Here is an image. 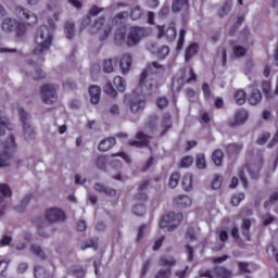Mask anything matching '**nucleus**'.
I'll return each instance as SVG.
<instances>
[{
  "label": "nucleus",
  "instance_id": "f257e3e1",
  "mask_svg": "<svg viewBox=\"0 0 278 278\" xmlns=\"http://www.w3.org/2000/svg\"><path fill=\"white\" fill-rule=\"evenodd\" d=\"M14 13L17 18L22 21V23L14 18L7 17L2 21L1 24L3 31H16L17 36L21 37L25 36V33L27 31V25L31 27L38 23V16H36L34 12L24 9L23 7H16Z\"/></svg>",
  "mask_w": 278,
  "mask_h": 278
},
{
  "label": "nucleus",
  "instance_id": "f03ea898",
  "mask_svg": "<svg viewBox=\"0 0 278 278\" xmlns=\"http://www.w3.org/2000/svg\"><path fill=\"white\" fill-rule=\"evenodd\" d=\"M53 40V36L49 31L47 26H40L37 29V34L35 37L36 48L33 50L35 55H40V53H45V51H49V46Z\"/></svg>",
  "mask_w": 278,
  "mask_h": 278
},
{
  "label": "nucleus",
  "instance_id": "7ed1b4c3",
  "mask_svg": "<svg viewBox=\"0 0 278 278\" xmlns=\"http://www.w3.org/2000/svg\"><path fill=\"white\" fill-rule=\"evenodd\" d=\"M182 220L184 214L170 212L161 219L159 227L160 229H167V231H175Z\"/></svg>",
  "mask_w": 278,
  "mask_h": 278
},
{
  "label": "nucleus",
  "instance_id": "20e7f679",
  "mask_svg": "<svg viewBox=\"0 0 278 278\" xmlns=\"http://www.w3.org/2000/svg\"><path fill=\"white\" fill-rule=\"evenodd\" d=\"M16 147L14 136H11L3 149H0V168H5L12 164V149Z\"/></svg>",
  "mask_w": 278,
  "mask_h": 278
},
{
  "label": "nucleus",
  "instance_id": "39448f33",
  "mask_svg": "<svg viewBox=\"0 0 278 278\" xmlns=\"http://www.w3.org/2000/svg\"><path fill=\"white\" fill-rule=\"evenodd\" d=\"M91 34H99L105 39L112 34V24L105 23V16H100L91 26Z\"/></svg>",
  "mask_w": 278,
  "mask_h": 278
},
{
  "label": "nucleus",
  "instance_id": "423d86ee",
  "mask_svg": "<svg viewBox=\"0 0 278 278\" xmlns=\"http://www.w3.org/2000/svg\"><path fill=\"white\" fill-rule=\"evenodd\" d=\"M144 38V28L138 26L130 27L126 37V45L128 47H136L140 45V40Z\"/></svg>",
  "mask_w": 278,
  "mask_h": 278
},
{
  "label": "nucleus",
  "instance_id": "0eeeda50",
  "mask_svg": "<svg viewBox=\"0 0 278 278\" xmlns=\"http://www.w3.org/2000/svg\"><path fill=\"white\" fill-rule=\"evenodd\" d=\"M46 219L48 223H64L66 220V214L61 208H50L46 212Z\"/></svg>",
  "mask_w": 278,
  "mask_h": 278
},
{
  "label": "nucleus",
  "instance_id": "6e6552de",
  "mask_svg": "<svg viewBox=\"0 0 278 278\" xmlns=\"http://www.w3.org/2000/svg\"><path fill=\"white\" fill-rule=\"evenodd\" d=\"M20 119L23 124V135L24 138L29 139L34 137V128H31V125L29 124V114L25 112V110H20Z\"/></svg>",
  "mask_w": 278,
  "mask_h": 278
},
{
  "label": "nucleus",
  "instance_id": "1a4fd4ad",
  "mask_svg": "<svg viewBox=\"0 0 278 278\" xmlns=\"http://www.w3.org/2000/svg\"><path fill=\"white\" fill-rule=\"evenodd\" d=\"M41 97L43 99V103L51 105L58 99L55 96V87L51 84H46L41 86Z\"/></svg>",
  "mask_w": 278,
  "mask_h": 278
},
{
  "label": "nucleus",
  "instance_id": "9d476101",
  "mask_svg": "<svg viewBox=\"0 0 278 278\" xmlns=\"http://www.w3.org/2000/svg\"><path fill=\"white\" fill-rule=\"evenodd\" d=\"M249 118V112L247 110L241 109L235 113L233 119L229 122L230 127H238V125H244Z\"/></svg>",
  "mask_w": 278,
  "mask_h": 278
},
{
  "label": "nucleus",
  "instance_id": "9b49d317",
  "mask_svg": "<svg viewBox=\"0 0 278 278\" xmlns=\"http://www.w3.org/2000/svg\"><path fill=\"white\" fill-rule=\"evenodd\" d=\"M162 71H164V65H162V63L157 61H153L149 63L147 68L141 74V78H140L141 84L142 81H144V79H147L148 73H160Z\"/></svg>",
  "mask_w": 278,
  "mask_h": 278
},
{
  "label": "nucleus",
  "instance_id": "f8f14e48",
  "mask_svg": "<svg viewBox=\"0 0 278 278\" xmlns=\"http://www.w3.org/2000/svg\"><path fill=\"white\" fill-rule=\"evenodd\" d=\"M159 38H167V40H175L177 38V29L174 26L165 27V26H157Z\"/></svg>",
  "mask_w": 278,
  "mask_h": 278
},
{
  "label": "nucleus",
  "instance_id": "ddd939ff",
  "mask_svg": "<svg viewBox=\"0 0 278 278\" xmlns=\"http://www.w3.org/2000/svg\"><path fill=\"white\" fill-rule=\"evenodd\" d=\"M114 42L117 45V47L127 45V28L121 27L115 31Z\"/></svg>",
  "mask_w": 278,
  "mask_h": 278
},
{
  "label": "nucleus",
  "instance_id": "4468645a",
  "mask_svg": "<svg viewBox=\"0 0 278 278\" xmlns=\"http://www.w3.org/2000/svg\"><path fill=\"white\" fill-rule=\"evenodd\" d=\"M144 99L141 98L140 96L135 97L131 101H130V112H132V114H138V112H140V110H144Z\"/></svg>",
  "mask_w": 278,
  "mask_h": 278
},
{
  "label": "nucleus",
  "instance_id": "2eb2a0df",
  "mask_svg": "<svg viewBox=\"0 0 278 278\" xmlns=\"http://www.w3.org/2000/svg\"><path fill=\"white\" fill-rule=\"evenodd\" d=\"M93 189L96 190V192H99L100 194H106V197H116L115 189L105 187L104 185H101L100 182H96L93 185Z\"/></svg>",
  "mask_w": 278,
  "mask_h": 278
},
{
  "label": "nucleus",
  "instance_id": "dca6fc26",
  "mask_svg": "<svg viewBox=\"0 0 278 278\" xmlns=\"http://www.w3.org/2000/svg\"><path fill=\"white\" fill-rule=\"evenodd\" d=\"M29 252L31 255H35V257H38V260H47V252H45V249H42V247L39 244L33 243L29 248Z\"/></svg>",
  "mask_w": 278,
  "mask_h": 278
},
{
  "label": "nucleus",
  "instance_id": "f3484780",
  "mask_svg": "<svg viewBox=\"0 0 278 278\" xmlns=\"http://www.w3.org/2000/svg\"><path fill=\"white\" fill-rule=\"evenodd\" d=\"M119 68L122 73H128L129 68H131V55L125 53L122 55L119 60Z\"/></svg>",
  "mask_w": 278,
  "mask_h": 278
},
{
  "label": "nucleus",
  "instance_id": "a211bd4d",
  "mask_svg": "<svg viewBox=\"0 0 278 278\" xmlns=\"http://www.w3.org/2000/svg\"><path fill=\"white\" fill-rule=\"evenodd\" d=\"M89 94H90V101L93 105H97V103H99L100 99H101V87L99 86H91L89 88Z\"/></svg>",
  "mask_w": 278,
  "mask_h": 278
},
{
  "label": "nucleus",
  "instance_id": "6ab92c4d",
  "mask_svg": "<svg viewBox=\"0 0 278 278\" xmlns=\"http://www.w3.org/2000/svg\"><path fill=\"white\" fill-rule=\"evenodd\" d=\"M174 203L178 207H190L192 205V199L188 195H177L174 198Z\"/></svg>",
  "mask_w": 278,
  "mask_h": 278
},
{
  "label": "nucleus",
  "instance_id": "aec40b11",
  "mask_svg": "<svg viewBox=\"0 0 278 278\" xmlns=\"http://www.w3.org/2000/svg\"><path fill=\"white\" fill-rule=\"evenodd\" d=\"M233 7V0H227L218 10L217 16L219 18H225L229 12H231V8Z\"/></svg>",
  "mask_w": 278,
  "mask_h": 278
},
{
  "label": "nucleus",
  "instance_id": "412c9836",
  "mask_svg": "<svg viewBox=\"0 0 278 278\" xmlns=\"http://www.w3.org/2000/svg\"><path fill=\"white\" fill-rule=\"evenodd\" d=\"M262 102V91L260 89H253L248 97V103L250 105H258Z\"/></svg>",
  "mask_w": 278,
  "mask_h": 278
},
{
  "label": "nucleus",
  "instance_id": "4be33fe9",
  "mask_svg": "<svg viewBox=\"0 0 278 278\" xmlns=\"http://www.w3.org/2000/svg\"><path fill=\"white\" fill-rule=\"evenodd\" d=\"M114 144H116V139L114 138H106V139H103L99 146H98V149L99 151H110V149H112V147H114Z\"/></svg>",
  "mask_w": 278,
  "mask_h": 278
},
{
  "label": "nucleus",
  "instance_id": "5701e85b",
  "mask_svg": "<svg viewBox=\"0 0 278 278\" xmlns=\"http://www.w3.org/2000/svg\"><path fill=\"white\" fill-rule=\"evenodd\" d=\"M181 79L187 84H192V81H197V74L192 67L189 68V76L186 74V68L180 70Z\"/></svg>",
  "mask_w": 278,
  "mask_h": 278
},
{
  "label": "nucleus",
  "instance_id": "b1692460",
  "mask_svg": "<svg viewBox=\"0 0 278 278\" xmlns=\"http://www.w3.org/2000/svg\"><path fill=\"white\" fill-rule=\"evenodd\" d=\"M198 51L199 45L192 43L191 46H189L185 52V62H190V60H192V58L197 55Z\"/></svg>",
  "mask_w": 278,
  "mask_h": 278
},
{
  "label": "nucleus",
  "instance_id": "393cba45",
  "mask_svg": "<svg viewBox=\"0 0 278 278\" xmlns=\"http://www.w3.org/2000/svg\"><path fill=\"white\" fill-rule=\"evenodd\" d=\"M233 100L237 105H244L247 103V92L242 89H239L233 94Z\"/></svg>",
  "mask_w": 278,
  "mask_h": 278
},
{
  "label": "nucleus",
  "instance_id": "a878e982",
  "mask_svg": "<svg viewBox=\"0 0 278 278\" xmlns=\"http://www.w3.org/2000/svg\"><path fill=\"white\" fill-rule=\"evenodd\" d=\"M177 264V261L173 256H162L159 260V266H165L166 268H173Z\"/></svg>",
  "mask_w": 278,
  "mask_h": 278
},
{
  "label": "nucleus",
  "instance_id": "bb28decb",
  "mask_svg": "<svg viewBox=\"0 0 278 278\" xmlns=\"http://www.w3.org/2000/svg\"><path fill=\"white\" fill-rule=\"evenodd\" d=\"M216 267V277L219 278H232L233 277V271L230 269H227L226 267L223 266H215Z\"/></svg>",
  "mask_w": 278,
  "mask_h": 278
},
{
  "label": "nucleus",
  "instance_id": "cd10ccee",
  "mask_svg": "<svg viewBox=\"0 0 278 278\" xmlns=\"http://www.w3.org/2000/svg\"><path fill=\"white\" fill-rule=\"evenodd\" d=\"M173 12H181L188 10V0H175L172 4Z\"/></svg>",
  "mask_w": 278,
  "mask_h": 278
},
{
  "label": "nucleus",
  "instance_id": "c85d7f7f",
  "mask_svg": "<svg viewBox=\"0 0 278 278\" xmlns=\"http://www.w3.org/2000/svg\"><path fill=\"white\" fill-rule=\"evenodd\" d=\"M223 157H225V154L223 153V150L216 149L212 153V160L215 164V166H223Z\"/></svg>",
  "mask_w": 278,
  "mask_h": 278
},
{
  "label": "nucleus",
  "instance_id": "c756f323",
  "mask_svg": "<svg viewBox=\"0 0 278 278\" xmlns=\"http://www.w3.org/2000/svg\"><path fill=\"white\" fill-rule=\"evenodd\" d=\"M12 197V189L7 184H0V203L3 199Z\"/></svg>",
  "mask_w": 278,
  "mask_h": 278
},
{
  "label": "nucleus",
  "instance_id": "7c9ffc66",
  "mask_svg": "<svg viewBox=\"0 0 278 278\" xmlns=\"http://www.w3.org/2000/svg\"><path fill=\"white\" fill-rule=\"evenodd\" d=\"M64 31H65L66 38H68V40L73 39L75 37V23L66 22Z\"/></svg>",
  "mask_w": 278,
  "mask_h": 278
},
{
  "label": "nucleus",
  "instance_id": "2f4dec72",
  "mask_svg": "<svg viewBox=\"0 0 278 278\" xmlns=\"http://www.w3.org/2000/svg\"><path fill=\"white\" fill-rule=\"evenodd\" d=\"M226 151L230 155H238L242 151V143H230L227 146Z\"/></svg>",
  "mask_w": 278,
  "mask_h": 278
},
{
  "label": "nucleus",
  "instance_id": "473e14b6",
  "mask_svg": "<svg viewBox=\"0 0 278 278\" xmlns=\"http://www.w3.org/2000/svg\"><path fill=\"white\" fill-rule=\"evenodd\" d=\"M151 137L149 135H144V132H138L137 134V140L135 142H130L131 146H138V144H149V140Z\"/></svg>",
  "mask_w": 278,
  "mask_h": 278
},
{
  "label": "nucleus",
  "instance_id": "72a5a7b5",
  "mask_svg": "<svg viewBox=\"0 0 278 278\" xmlns=\"http://www.w3.org/2000/svg\"><path fill=\"white\" fill-rule=\"evenodd\" d=\"M181 186L184 190H186L187 192L189 190H192V175L190 174L185 175L181 180Z\"/></svg>",
  "mask_w": 278,
  "mask_h": 278
},
{
  "label": "nucleus",
  "instance_id": "f704fd0d",
  "mask_svg": "<svg viewBox=\"0 0 278 278\" xmlns=\"http://www.w3.org/2000/svg\"><path fill=\"white\" fill-rule=\"evenodd\" d=\"M5 129H12V124H10V119L0 117V136L5 134Z\"/></svg>",
  "mask_w": 278,
  "mask_h": 278
},
{
  "label": "nucleus",
  "instance_id": "c9c22d12",
  "mask_svg": "<svg viewBox=\"0 0 278 278\" xmlns=\"http://www.w3.org/2000/svg\"><path fill=\"white\" fill-rule=\"evenodd\" d=\"M113 85L118 90V92H125V79L123 77L117 76L113 80Z\"/></svg>",
  "mask_w": 278,
  "mask_h": 278
},
{
  "label": "nucleus",
  "instance_id": "e433bc0d",
  "mask_svg": "<svg viewBox=\"0 0 278 278\" xmlns=\"http://www.w3.org/2000/svg\"><path fill=\"white\" fill-rule=\"evenodd\" d=\"M172 275H173V269L164 268V269H159L154 278H170Z\"/></svg>",
  "mask_w": 278,
  "mask_h": 278
},
{
  "label": "nucleus",
  "instance_id": "4c0bfd02",
  "mask_svg": "<svg viewBox=\"0 0 278 278\" xmlns=\"http://www.w3.org/2000/svg\"><path fill=\"white\" fill-rule=\"evenodd\" d=\"M197 168H199L200 170L207 168V163L205 162V154L197 155Z\"/></svg>",
  "mask_w": 278,
  "mask_h": 278
},
{
  "label": "nucleus",
  "instance_id": "58836bf2",
  "mask_svg": "<svg viewBox=\"0 0 278 278\" xmlns=\"http://www.w3.org/2000/svg\"><path fill=\"white\" fill-rule=\"evenodd\" d=\"M268 140H270V132H263L262 135H260L257 137L256 144L264 147V144H266V142H268Z\"/></svg>",
  "mask_w": 278,
  "mask_h": 278
},
{
  "label": "nucleus",
  "instance_id": "ea45409f",
  "mask_svg": "<svg viewBox=\"0 0 278 278\" xmlns=\"http://www.w3.org/2000/svg\"><path fill=\"white\" fill-rule=\"evenodd\" d=\"M262 90L264 92V94L267 96L268 99H270L273 97V89L270 87V81H263L262 83Z\"/></svg>",
  "mask_w": 278,
  "mask_h": 278
},
{
  "label": "nucleus",
  "instance_id": "a19ab883",
  "mask_svg": "<svg viewBox=\"0 0 278 278\" xmlns=\"http://www.w3.org/2000/svg\"><path fill=\"white\" fill-rule=\"evenodd\" d=\"M200 277L216 278V266L213 267L212 269H204L200 271Z\"/></svg>",
  "mask_w": 278,
  "mask_h": 278
},
{
  "label": "nucleus",
  "instance_id": "79ce46f5",
  "mask_svg": "<svg viewBox=\"0 0 278 278\" xmlns=\"http://www.w3.org/2000/svg\"><path fill=\"white\" fill-rule=\"evenodd\" d=\"M141 16L142 9L140 7L132 8V10L130 11V18H132V21H138L139 18H141Z\"/></svg>",
  "mask_w": 278,
  "mask_h": 278
},
{
  "label": "nucleus",
  "instance_id": "37998d69",
  "mask_svg": "<svg viewBox=\"0 0 278 278\" xmlns=\"http://www.w3.org/2000/svg\"><path fill=\"white\" fill-rule=\"evenodd\" d=\"M108 163V160L105 156H98L96 159V168H99L100 170H105V164Z\"/></svg>",
  "mask_w": 278,
  "mask_h": 278
},
{
  "label": "nucleus",
  "instance_id": "c03bdc74",
  "mask_svg": "<svg viewBox=\"0 0 278 278\" xmlns=\"http://www.w3.org/2000/svg\"><path fill=\"white\" fill-rule=\"evenodd\" d=\"M168 53H170V48H168V46H163L157 50L156 55L161 60H164Z\"/></svg>",
  "mask_w": 278,
  "mask_h": 278
},
{
  "label": "nucleus",
  "instance_id": "a18cd8bd",
  "mask_svg": "<svg viewBox=\"0 0 278 278\" xmlns=\"http://www.w3.org/2000/svg\"><path fill=\"white\" fill-rule=\"evenodd\" d=\"M156 105L159 110H164V108H168V98L166 97L156 98Z\"/></svg>",
  "mask_w": 278,
  "mask_h": 278
},
{
  "label": "nucleus",
  "instance_id": "49530a36",
  "mask_svg": "<svg viewBox=\"0 0 278 278\" xmlns=\"http://www.w3.org/2000/svg\"><path fill=\"white\" fill-rule=\"evenodd\" d=\"M232 51L236 58H243V55H247V49H244V47H241V46L233 47Z\"/></svg>",
  "mask_w": 278,
  "mask_h": 278
},
{
  "label": "nucleus",
  "instance_id": "de8ad7c7",
  "mask_svg": "<svg viewBox=\"0 0 278 278\" xmlns=\"http://www.w3.org/2000/svg\"><path fill=\"white\" fill-rule=\"evenodd\" d=\"M178 185H179V175L177 173H174L169 177L168 186L169 188H177Z\"/></svg>",
  "mask_w": 278,
  "mask_h": 278
},
{
  "label": "nucleus",
  "instance_id": "09e8293b",
  "mask_svg": "<svg viewBox=\"0 0 278 278\" xmlns=\"http://www.w3.org/2000/svg\"><path fill=\"white\" fill-rule=\"evenodd\" d=\"M30 199H31V197H29V195L24 197L21 205L15 207L16 212H23L25 210V207H27V205H29Z\"/></svg>",
  "mask_w": 278,
  "mask_h": 278
},
{
  "label": "nucleus",
  "instance_id": "8fccbe9b",
  "mask_svg": "<svg viewBox=\"0 0 278 278\" xmlns=\"http://www.w3.org/2000/svg\"><path fill=\"white\" fill-rule=\"evenodd\" d=\"M241 201H244V193H238L237 195H233L231 199V204L235 207H238Z\"/></svg>",
  "mask_w": 278,
  "mask_h": 278
},
{
  "label": "nucleus",
  "instance_id": "3c124183",
  "mask_svg": "<svg viewBox=\"0 0 278 278\" xmlns=\"http://www.w3.org/2000/svg\"><path fill=\"white\" fill-rule=\"evenodd\" d=\"M222 185H223V178H220V176H216L215 178H213L211 182V188L213 190H218Z\"/></svg>",
  "mask_w": 278,
  "mask_h": 278
},
{
  "label": "nucleus",
  "instance_id": "603ef678",
  "mask_svg": "<svg viewBox=\"0 0 278 278\" xmlns=\"http://www.w3.org/2000/svg\"><path fill=\"white\" fill-rule=\"evenodd\" d=\"M192 162H194L192 156H186L181 160L180 166L181 168H190V166H192Z\"/></svg>",
  "mask_w": 278,
  "mask_h": 278
},
{
  "label": "nucleus",
  "instance_id": "864d4df0",
  "mask_svg": "<svg viewBox=\"0 0 278 278\" xmlns=\"http://www.w3.org/2000/svg\"><path fill=\"white\" fill-rule=\"evenodd\" d=\"M68 273L74 275L76 278H84L86 276V270L78 268V269H70Z\"/></svg>",
  "mask_w": 278,
  "mask_h": 278
},
{
  "label": "nucleus",
  "instance_id": "5fc2aeb1",
  "mask_svg": "<svg viewBox=\"0 0 278 278\" xmlns=\"http://www.w3.org/2000/svg\"><path fill=\"white\" fill-rule=\"evenodd\" d=\"M103 71H104V73H112V71H114V65H112V60H110V59L104 60Z\"/></svg>",
  "mask_w": 278,
  "mask_h": 278
},
{
  "label": "nucleus",
  "instance_id": "6e6d98bb",
  "mask_svg": "<svg viewBox=\"0 0 278 278\" xmlns=\"http://www.w3.org/2000/svg\"><path fill=\"white\" fill-rule=\"evenodd\" d=\"M104 92L111 97H116V89L112 86V83H108L104 87Z\"/></svg>",
  "mask_w": 278,
  "mask_h": 278
},
{
  "label": "nucleus",
  "instance_id": "4d7b16f0",
  "mask_svg": "<svg viewBox=\"0 0 278 278\" xmlns=\"http://www.w3.org/2000/svg\"><path fill=\"white\" fill-rule=\"evenodd\" d=\"M185 38H186V29L181 28L180 34H179L177 49H181V47H184Z\"/></svg>",
  "mask_w": 278,
  "mask_h": 278
},
{
  "label": "nucleus",
  "instance_id": "13d9d810",
  "mask_svg": "<svg viewBox=\"0 0 278 278\" xmlns=\"http://www.w3.org/2000/svg\"><path fill=\"white\" fill-rule=\"evenodd\" d=\"M155 123H157V115H154V116L148 122V129H150V131H155V128H156Z\"/></svg>",
  "mask_w": 278,
  "mask_h": 278
},
{
  "label": "nucleus",
  "instance_id": "bf43d9fd",
  "mask_svg": "<svg viewBox=\"0 0 278 278\" xmlns=\"http://www.w3.org/2000/svg\"><path fill=\"white\" fill-rule=\"evenodd\" d=\"M149 268H151V261H146L142 265L141 277H144L149 273Z\"/></svg>",
  "mask_w": 278,
  "mask_h": 278
},
{
  "label": "nucleus",
  "instance_id": "052dcab7",
  "mask_svg": "<svg viewBox=\"0 0 278 278\" xmlns=\"http://www.w3.org/2000/svg\"><path fill=\"white\" fill-rule=\"evenodd\" d=\"M103 8H99L97 5H93L90 10H89V15L90 16H98L100 12H103Z\"/></svg>",
  "mask_w": 278,
  "mask_h": 278
},
{
  "label": "nucleus",
  "instance_id": "680f3d73",
  "mask_svg": "<svg viewBox=\"0 0 278 278\" xmlns=\"http://www.w3.org/2000/svg\"><path fill=\"white\" fill-rule=\"evenodd\" d=\"M134 212H135L136 216H143L144 212H147V208L142 205H137V206H135Z\"/></svg>",
  "mask_w": 278,
  "mask_h": 278
},
{
  "label": "nucleus",
  "instance_id": "e2e57ef3",
  "mask_svg": "<svg viewBox=\"0 0 278 278\" xmlns=\"http://www.w3.org/2000/svg\"><path fill=\"white\" fill-rule=\"evenodd\" d=\"M202 90L204 92L205 99H210V97H212V92L210 91V85L207 83H204L202 85Z\"/></svg>",
  "mask_w": 278,
  "mask_h": 278
},
{
  "label": "nucleus",
  "instance_id": "0e129e2a",
  "mask_svg": "<svg viewBox=\"0 0 278 278\" xmlns=\"http://www.w3.org/2000/svg\"><path fill=\"white\" fill-rule=\"evenodd\" d=\"M90 23H92V20L90 18V15H86L83 21H81V29H86V27H88V25H90Z\"/></svg>",
  "mask_w": 278,
  "mask_h": 278
},
{
  "label": "nucleus",
  "instance_id": "69168bd1",
  "mask_svg": "<svg viewBox=\"0 0 278 278\" xmlns=\"http://www.w3.org/2000/svg\"><path fill=\"white\" fill-rule=\"evenodd\" d=\"M175 276L177 278H186L188 276V266L182 270H176Z\"/></svg>",
  "mask_w": 278,
  "mask_h": 278
},
{
  "label": "nucleus",
  "instance_id": "338daca9",
  "mask_svg": "<svg viewBox=\"0 0 278 278\" xmlns=\"http://www.w3.org/2000/svg\"><path fill=\"white\" fill-rule=\"evenodd\" d=\"M239 270L241 273H251L249 269V263H239Z\"/></svg>",
  "mask_w": 278,
  "mask_h": 278
},
{
  "label": "nucleus",
  "instance_id": "774afa93",
  "mask_svg": "<svg viewBox=\"0 0 278 278\" xmlns=\"http://www.w3.org/2000/svg\"><path fill=\"white\" fill-rule=\"evenodd\" d=\"M274 62L275 66H278V43L276 45V48L274 50Z\"/></svg>",
  "mask_w": 278,
  "mask_h": 278
}]
</instances>
